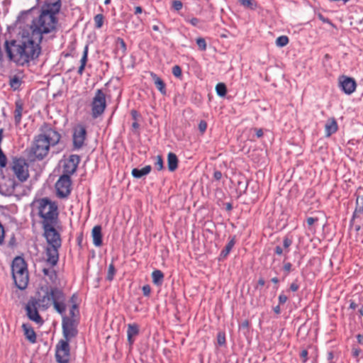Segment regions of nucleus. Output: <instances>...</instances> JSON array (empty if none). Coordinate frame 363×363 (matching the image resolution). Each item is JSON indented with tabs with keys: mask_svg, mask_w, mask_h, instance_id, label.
<instances>
[{
	"mask_svg": "<svg viewBox=\"0 0 363 363\" xmlns=\"http://www.w3.org/2000/svg\"><path fill=\"white\" fill-rule=\"evenodd\" d=\"M30 35L5 42L4 48L8 58L17 65L28 64L38 57L40 53V43L43 35L34 29H30Z\"/></svg>",
	"mask_w": 363,
	"mask_h": 363,
	"instance_id": "nucleus-1",
	"label": "nucleus"
},
{
	"mask_svg": "<svg viewBox=\"0 0 363 363\" xmlns=\"http://www.w3.org/2000/svg\"><path fill=\"white\" fill-rule=\"evenodd\" d=\"M62 7L61 0L46 1L42 7L40 15L33 20L30 28L34 29L43 35L52 31L57 23L56 15Z\"/></svg>",
	"mask_w": 363,
	"mask_h": 363,
	"instance_id": "nucleus-2",
	"label": "nucleus"
},
{
	"mask_svg": "<svg viewBox=\"0 0 363 363\" xmlns=\"http://www.w3.org/2000/svg\"><path fill=\"white\" fill-rule=\"evenodd\" d=\"M39 308L47 310L52 304L60 314L63 315L67 309L66 297L63 291L57 288L41 289L37 299H34Z\"/></svg>",
	"mask_w": 363,
	"mask_h": 363,
	"instance_id": "nucleus-3",
	"label": "nucleus"
},
{
	"mask_svg": "<svg viewBox=\"0 0 363 363\" xmlns=\"http://www.w3.org/2000/svg\"><path fill=\"white\" fill-rule=\"evenodd\" d=\"M42 131L43 133L36 138L32 148L33 153L40 160L43 159L48 155L50 146L57 145L61 138L58 132L47 124H44Z\"/></svg>",
	"mask_w": 363,
	"mask_h": 363,
	"instance_id": "nucleus-4",
	"label": "nucleus"
},
{
	"mask_svg": "<svg viewBox=\"0 0 363 363\" xmlns=\"http://www.w3.org/2000/svg\"><path fill=\"white\" fill-rule=\"evenodd\" d=\"M38 215L42 218L43 227L52 224H59L57 206L48 199L44 198L38 201Z\"/></svg>",
	"mask_w": 363,
	"mask_h": 363,
	"instance_id": "nucleus-5",
	"label": "nucleus"
},
{
	"mask_svg": "<svg viewBox=\"0 0 363 363\" xmlns=\"http://www.w3.org/2000/svg\"><path fill=\"white\" fill-rule=\"evenodd\" d=\"M11 166L13 174L20 182H23L28 179V164L24 158L13 157Z\"/></svg>",
	"mask_w": 363,
	"mask_h": 363,
	"instance_id": "nucleus-6",
	"label": "nucleus"
},
{
	"mask_svg": "<svg viewBox=\"0 0 363 363\" xmlns=\"http://www.w3.org/2000/svg\"><path fill=\"white\" fill-rule=\"evenodd\" d=\"M106 107V95L101 89H97L91 102V116L97 118L102 115Z\"/></svg>",
	"mask_w": 363,
	"mask_h": 363,
	"instance_id": "nucleus-7",
	"label": "nucleus"
},
{
	"mask_svg": "<svg viewBox=\"0 0 363 363\" xmlns=\"http://www.w3.org/2000/svg\"><path fill=\"white\" fill-rule=\"evenodd\" d=\"M43 228L48 246L61 247L62 240L60 234L57 230L60 228V223L45 225Z\"/></svg>",
	"mask_w": 363,
	"mask_h": 363,
	"instance_id": "nucleus-8",
	"label": "nucleus"
},
{
	"mask_svg": "<svg viewBox=\"0 0 363 363\" xmlns=\"http://www.w3.org/2000/svg\"><path fill=\"white\" fill-rule=\"evenodd\" d=\"M78 320L73 319L70 318H67L66 315L62 316V333L65 340H67L68 342L73 337H74L77 335V325H78Z\"/></svg>",
	"mask_w": 363,
	"mask_h": 363,
	"instance_id": "nucleus-9",
	"label": "nucleus"
},
{
	"mask_svg": "<svg viewBox=\"0 0 363 363\" xmlns=\"http://www.w3.org/2000/svg\"><path fill=\"white\" fill-rule=\"evenodd\" d=\"M71 184L70 176L63 174L55 184L57 196L60 198L67 197L71 192Z\"/></svg>",
	"mask_w": 363,
	"mask_h": 363,
	"instance_id": "nucleus-10",
	"label": "nucleus"
},
{
	"mask_svg": "<svg viewBox=\"0 0 363 363\" xmlns=\"http://www.w3.org/2000/svg\"><path fill=\"white\" fill-rule=\"evenodd\" d=\"M70 350L69 342L61 340L56 346L55 358L58 363H69Z\"/></svg>",
	"mask_w": 363,
	"mask_h": 363,
	"instance_id": "nucleus-11",
	"label": "nucleus"
},
{
	"mask_svg": "<svg viewBox=\"0 0 363 363\" xmlns=\"http://www.w3.org/2000/svg\"><path fill=\"white\" fill-rule=\"evenodd\" d=\"M86 130L83 125H78L73 133V146L75 150H79L84 146L86 139Z\"/></svg>",
	"mask_w": 363,
	"mask_h": 363,
	"instance_id": "nucleus-12",
	"label": "nucleus"
},
{
	"mask_svg": "<svg viewBox=\"0 0 363 363\" xmlns=\"http://www.w3.org/2000/svg\"><path fill=\"white\" fill-rule=\"evenodd\" d=\"M80 160L81 159L79 155H70L69 158L65 162L63 165V173L69 176L74 174L77 169Z\"/></svg>",
	"mask_w": 363,
	"mask_h": 363,
	"instance_id": "nucleus-13",
	"label": "nucleus"
},
{
	"mask_svg": "<svg viewBox=\"0 0 363 363\" xmlns=\"http://www.w3.org/2000/svg\"><path fill=\"white\" fill-rule=\"evenodd\" d=\"M38 304H36L35 300H30L28 302L26 310L28 318L37 323H43V319L38 311Z\"/></svg>",
	"mask_w": 363,
	"mask_h": 363,
	"instance_id": "nucleus-14",
	"label": "nucleus"
},
{
	"mask_svg": "<svg viewBox=\"0 0 363 363\" xmlns=\"http://www.w3.org/2000/svg\"><path fill=\"white\" fill-rule=\"evenodd\" d=\"M340 84L343 91L347 94H351L356 89V82L354 79L342 76L340 79Z\"/></svg>",
	"mask_w": 363,
	"mask_h": 363,
	"instance_id": "nucleus-15",
	"label": "nucleus"
},
{
	"mask_svg": "<svg viewBox=\"0 0 363 363\" xmlns=\"http://www.w3.org/2000/svg\"><path fill=\"white\" fill-rule=\"evenodd\" d=\"M60 247L48 246L46 249V262L50 266H55L59 260L58 250Z\"/></svg>",
	"mask_w": 363,
	"mask_h": 363,
	"instance_id": "nucleus-16",
	"label": "nucleus"
},
{
	"mask_svg": "<svg viewBox=\"0 0 363 363\" xmlns=\"http://www.w3.org/2000/svg\"><path fill=\"white\" fill-rule=\"evenodd\" d=\"M11 270L12 274L28 273L26 262L20 257H17L13 259L11 265Z\"/></svg>",
	"mask_w": 363,
	"mask_h": 363,
	"instance_id": "nucleus-17",
	"label": "nucleus"
},
{
	"mask_svg": "<svg viewBox=\"0 0 363 363\" xmlns=\"http://www.w3.org/2000/svg\"><path fill=\"white\" fill-rule=\"evenodd\" d=\"M16 286L20 289L26 288L28 283V273L12 274Z\"/></svg>",
	"mask_w": 363,
	"mask_h": 363,
	"instance_id": "nucleus-18",
	"label": "nucleus"
},
{
	"mask_svg": "<svg viewBox=\"0 0 363 363\" xmlns=\"http://www.w3.org/2000/svg\"><path fill=\"white\" fill-rule=\"evenodd\" d=\"M101 230V225H95L91 230L93 243L96 247H101L103 244Z\"/></svg>",
	"mask_w": 363,
	"mask_h": 363,
	"instance_id": "nucleus-19",
	"label": "nucleus"
},
{
	"mask_svg": "<svg viewBox=\"0 0 363 363\" xmlns=\"http://www.w3.org/2000/svg\"><path fill=\"white\" fill-rule=\"evenodd\" d=\"M23 110V103L21 99L16 101L15 102V111H14V121L16 125H18L21 123L22 113Z\"/></svg>",
	"mask_w": 363,
	"mask_h": 363,
	"instance_id": "nucleus-20",
	"label": "nucleus"
},
{
	"mask_svg": "<svg viewBox=\"0 0 363 363\" xmlns=\"http://www.w3.org/2000/svg\"><path fill=\"white\" fill-rule=\"evenodd\" d=\"M337 123L334 118H329L325 125V136L330 137L337 130Z\"/></svg>",
	"mask_w": 363,
	"mask_h": 363,
	"instance_id": "nucleus-21",
	"label": "nucleus"
},
{
	"mask_svg": "<svg viewBox=\"0 0 363 363\" xmlns=\"http://www.w3.org/2000/svg\"><path fill=\"white\" fill-rule=\"evenodd\" d=\"M150 76L157 89L160 91L162 94L165 95L166 86L163 80L154 72H151Z\"/></svg>",
	"mask_w": 363,
	"mask_h": 363,
	"instance_id": "nucleus-22",
	"label": "nucleus"
},
{
	"mask_svg": "<svg viewBox=\"0 0 363 363\" xmlns=\"http://www.w3.org/2000/svg\"><path fill=\"white\" fill-rule=\"evenodd\" d=\"M178 158L173 152H169L167 155V166L170 172L175 171L178 167Z\"/></svg>",
	"mask_w": 363,
	"mask_h": 363,
	"instance_id": "nucleus-23",
	"label": "nucleus"
},
{
	"mask_svg": "<svg viewBox=\"0 0 363 363\" xmlns=\"http://www.w3.org/2000/svg\"><path fill=\"white\" fill-rule=\"evenodd\" d=\"M139 333V328L136 324H129L128 326L127 336L128 340L130 345L134 342L133 337L136 336Z\"/></svg>",
	"mask_w": 363,
	"mask_h": 363,
	"instance_id": "nucleus-24",
	"label": "nucleus"
},
{
	"mask_svg": "<svg viewBox=\"0 0 363 363\" xmlns=\"http://www.w3.org/2000/svg\"><path fill=\"white\" fill-rule=\"evenodd\" d=\"M23 330H24V335L26 337V339L31 343H35L36 342V334L33 329L26 325L23 324L22 325Z\"/></svg>",
	"mask_w": 363,
	"mask_h": 363,
	"instance_id": "nucleus-25",
	"label": "nucleus"
},
{
	"mask_svg": "<svg viewBox=\"0 0 363 363\" xmlns=\"http://www.w3.org/2000/svg\"><path fill=\"white\" fill-rule=\"evenodd\" d=\"M363 216V196L356 199V207L353 213V218H360Z\"/></svg>",
	"mask_w": 363,
	"mask_h": 363,
	"instance_id": "nucleus-26",
	"label": "nucleus"
},
{
	"mask_svg": "<svg viewBox=\"0 0 363 363\" xmlns=\"http://www.w3.org/2000/svg\"><path fill=\"white\" fill-rule=\"evenodd\" d=\"M151 169L152 167L150 165H147L145 167L142 168L141 169L134 168L132 170V175L133 177L139 179L143 176L148 174L150 172Z\"/></svg>",
	"mask_w": 363,
	"mask_h": 363,
	"instance_id": "nucleus-27",
	"label": "nucleus"
},
{
	"mask_svg": "<svg viewBox=\"0 0 363 363\" xmlns=\"http://www.w3.org/2000/svg\"><path fill=\"white\" fill-rule=\"evenodd\" d=\"M88 51H89V46L88 45H86L85 47H84V52H83V55H82V57L80 60V62H81V65L78 69V74L82 75L84 72V68H85V66H86V62H87V59H88Z\"/></svg>",
	"mask_w": 363,
	"mask_h": 363,
	"instance_id": "nucleus-28",
	"label": "nucleus"
},
{
	"mask_svg": "<svg viewBox=\"0 0 363 363\" xmlns=\"http://www.w3.org/2000/svg\"><path fill=\"white\" fill-rule=\"evenodd\" d=\"M152 282L157 286L162 285L164 279V274L159 269H156L152 273Z\"/></svg>",
	"mask_w": 363,
	"mask_h": 363,
	"instance_id": "nucleus-29",
	"label": "nucleus"
},
{
	"mask_svg": "<svg viewBox=\"0 0 363 363\" xmlns=\"http://www.w3.org/2000/svg\"><path fill=\"white\" fill-rule=\"evenodd\" d=\"M235 243V237L232 238L228 243L225 245V248L221 251L220 256L223 257H227V255L230 253V250L233 247Z\"/></svg>",
	"mask_w": 363,
	"mask_h": 363,
	"instance_id": "nucleus-30",
	"label": "nucleus"
},
{
	"mask_svg": "<svg viewBox=\"0 0 363 363\" xmlns=\"http://www.w3.org/2000/svg\"><path fill=\"white\" fill-rule=\"evenodd\" d=\"M116 49L117 50L118 52H121L123 55L125 54L126 45L125 41L122 38H117L116 42Z\"/></svg>",
	"mask_w": 363,
	"mask_h": 363,
	"instance_id": "nucleus-31",
	"label": "nucleus"
},
{
	"mask_svg": "<svg viewBox=\"0 0 363 363\" xmlns=\"http://www.w3.org/2000/svg\"><path fill=\"white\" fill-rule=\"evenodd\" d=\"M242 6L251 10L256 9L257 5L254 0H239Z\"/></svg>",
	"mask_w": 363,
	"mask_h": 363,
	"instance_id": "nucleus-32",
	"label": "nucleus"
},
{
	"mask_svg": "<svg viewBox=\"0 0 363 363\" xmlns=\"http://www.w3.org/2000/svg\"><path fill=\"white\" fill-rule=\"evenodd\" d=\"M216 91L218 96H225L227 93L225 84L223 83H218L216 86Z\"/></svg>",
	"mask_w": 363,
	"mask_h": 363,
	"instance_id": "nucleus-33",
	"label": "nucleus"
},
{
	"mask_svg": "<svg viewBox=\"0 0 363 363\" xmlns=\"http://www.w3.org/2000/svg\"><path fill=\"white\" fill-rule=\"evenodd\" d=\"M79 309L77 304L74 303L72 308L69 310V316H67V318H74L79 320Z\"/></svg>",
	"mask_w": 363,
	"mask_h": 363,
	"instance_id": "nucleus-34",
	"label": "nucleus"
},
{
	"mask_svg": "<svg viewBox=\"0 0 363 363\" xmlns=\"http://www.w3.org/2000/svg\"><path fill=\"white\" fill-rule=\"evenodd\" d=\"M289 43V38L286 35H281L277 38L276 45L278 47H284Z\"/></svg>",
	"mask_w": 363,
	"mask_h": 363,
	"instance_id": "nucleus-35",
	"label": "nucleus"
},
{
	"mask_svg": "<svg viewBox=\"0 0 363 363\" xmlns=\"http://www.w3.org/2000/svg\"><path fill=\"white\" fill-rule=\"evenodd\" d=\"M104 17L102 14L99 13L94 16V21L95 27L96 28H101L104 24Z\"/></svg>",
	"mask_w": 363,
	"mask_h": 363,
	"instance_id": "nucleus-36",
	"label": "nucleus"
},
{
	"mask_svg": "<svg viewBox=\"0 0 363 363\" xmlns=\"http://www.w3.org/2000/svg\"><path fill=\"white\" fill-rule=\"evenodd\" d=\"M9 84H10L11 87L13 90H16L20 87V86L21 84V82L18 77L14 76L12 79H11Z\"/></svg>",
	"mask_w": 363,
	"mask_h": 363,
	"instance_id": "nucleus-37",
	"label": "nucleus"
},
{
	"mask_svg": "<svg viewBox=\"0 0 363 363\" xmlns=\"http://www.w3.org/2000/svg\"><path fill=\"white\" fill-rule=\"evenodd\" d=\"M115 273H116L115 267H114L113 264L111 263L108 266L106 279L108 281L113 280Z\"/></svg>",
	"mask_w": 363,
	"mask_h": 363,
	"instance_id": "nucleus-38",
	"label": "nucleus"
},
{
	"mask_svg": "<svg viewBox=\"0 0 363 363\" xmlns=\"http://www.w3.org/2000/svg\"><path fill=\"white\" fill-rule=\"evenodd\" d=\"M155 166L158 171H161L164 168L163 165V159L161 155H157L156 157V161L155 162Z\"/></svg>",
	"mask_w": 363,
	"mask_h": 363,
	"instance_id": "nucleus-39",
	"label": "nucleus"
},
{
	"mask_svg": "<svg viewBox=\"0 0 363 363\" xmlns=\"http://www.w3.org/2000/svg\"><path fill=\"white\" fill-rule=\"evenodd\" d=\"M196 44L201 50H206V40L203 38H199L196 39Z\"/></svg>",
	"mask_w": 363,
	"mask_h": 363,
	"instance_id": "nucleus-40",
	"label": "nucleus"
},
{
	"mask_svg": "<svg viewBox=\"0 0 363 363\" xmlns=\"http://www.w3.org/2000/svg\"><path fill=\"white\" fill-rule=\"evenodd\" d=\"M182 69L179 65H174L172 67V74L176 77H180L182 76Z\"/></svg>",
	"mask_w": 363,
	"mask_h": 363,
	"instance_id": "nucleus-41",
	"label": "nucleus"
},
{
	"mask_svg": "<svg viewBox=\"0 0 363 363\" xmlns=\"http://www.w3.org/2000/svg\"><path fill=\"white\" fill-rule=\"evenodd\" d=\"M217 340H218V343L220 345H225V334L223 333H221V332L218 333V335H217Z\"/></svg>",
	"mask_w": 363,
	"mask_h": 363,
	"instance_id": "nucleus-42",
	"label": "nucleus"
},
{
	"mask_svg": "<svg viewBox=\"0 0 363 363\" xmlns=\"http://www.w3.org/2000/svg\"><path fill=\"white\" fill-rule=\"evenodd\" d=\"M182 6H183V4H182V2L181 1H174L172 2V7L174 8V9H175L176 11H179L182 9Z\"/></svg>",
	"mask_w": 363,
	"mask_h": 363,
	"instance_id": "nucleus-43",
	"label": "nucleus"
},
{
	"mask_svg": "<svg viewBox=\"0 0 363 363\" xmlns=\"http://www.w3.org/2000/svg\"><path fill=\"white\" fill-rule=\"evenodd\" d=\"M207 128V123L204 121H201L199 124V129L201 133H204Z\"/></svg>",
	"mask_w": 363,
	"mask_h": 363,
	"instance_id": "nucleus-44",
	"label": "nucleus"
},
{
	"mask_svg": "<svg viewBox=\"0 0 363 363\" xmlns=\"http://www.w3.org/2000/svg\"><path fill=\"white\" fill-rule=\"evenodd\" d=\"M142 290L144 296H148L150 294L151 288L149 285L143 286Z\"/></svg>",
	"mask_w": 363,
	"mask_h": 363,
	"instance_id": "nucleus-45",
	"label": "nucleus"
},
{
	"mask_svg": "<svg viewBox=\"0 0 363 363\" xmlns=\"http://www.w3.org/2000/svg\"><path fill=\"white\" fill-rule=\"evenodd\" d=\"M4 235H5L4 228L3 225H1V223H0V245L3 244V242H4Z\"/></svg>",
	"mask_w": 363,
	"mask_h": 363,
	"instance_id": "nucleus-46",
	"label": "nucleus"
},
{
	"mask_svg": "<svg viewBox=\"0 0 363 363\" xmlns=\"http://www.w3.org/2000/svg\"><path fill=\"white\" fill-rule=\"evenodd\" d=\"M288 298L287 296L284 294L283 293H281L279 296V303L281 304H284L286 302Z\"/></svg>",
	"mask_w": 363,
	"mask_h": 363,
	"instance_id": "nucleus-47",
	"label": "nucleus"
},
{
	"mask_svg": "<svg viewBox=\"0 0 363 363\" xmlns=\"http://www.w3.org/2000/svg\"><path fill=\"white\" fill-rule=\"evenodd\" d=\"M291 264L290 262H286L284 264V269L286 272V275H287L291 270Z\"/></svg>",
	"mask_w": 363,
	"mask_h": 363,
	"instance_id": "nucleus-48",
	"label": "nucleus"
},
{
	"mask_svg": "<svg viewBox=\"0 0 363 363\" xmlns=\"http://www.w3.org/2000/svg\"><path fill=\"white\" fill-rule=\"evenodd\" d=\"M299 289V285L296 283V280L290 285V290L295 292Z\"/></svg>",
	"mask_w": 363,
	"mask_h": 363,
	"instance_id": "nucleus-49",
	"label": "nucleus"
},
{
	"mask_svg": "<svg viewBox=\"0 0 363 363\" xmlns=\"http://www.w3.org/2000/svg\"><path fill=\"white\" fill-rule=\"evenodd\" d=\"M292 243V241L289 238H285L283 241L284 248H288Z\"/></svg>",
	"mask_w": 363,
	"mask_h": 363,
	"instance_id": "nucleus-50",
	"label": "nucleus"
},
{
	"mask_svg": "<svg viewBox=\"0 0 363 363\" xmlns=\"http://www.w3.org/2000/svg\"><path fill=\"white\" fill-rule=\"evenodd\" d=\"M317 220H318V218H315L313 217H309L306 219L307 224L310 226L313 225L314 224V223L316 222Z\"/></svg>",
	"mask_w": 363,
	"mask_h": 363,
	"instance_id": "nucleus-51",
	"label": "nucleus"
},
{
	"mask_svg": "<svg viewBox=\"0 0 363 363\" xmlns=\"http://www.w3.org/2000/svg\"><path fill=\"white\" fill-rule=\"evenodd\" d=\"M256 136L257 138H262L263 136V130L261 128H254Z\"/></svg>",
	"mask_w": 363,
	"mask_h": 363,
	"instance_id": "nucleus-52",
	"label": "nucleus"
},
{
	"mask_svg": "<svg viewBox=\"0 0 363 363\" xmlns=\"http://www.w3.org/2000/svg\"><path fill=\"white\" fill-rule=\"evenodd\" d=\"M222 177V173L220 171H216L214 172L213 173V178L216 179V180H220Z\"/></svg>",
	"mask_w": 363,
	"mask_h": 363,
	"instance_id": "nucleus-53",
	"label": "nucleus"
},
{
	"mask_svg": "<svg viewBox=\"0 0 363 363\" xmlns=\"http://www.w3.org/2000/svg\"><path fill=\"white\" fill-rule=\"evenodd\" d=\"M189 21L194 26H196L198 25V23H199V20L196 18H192Z\"/></svg>",
	"mask_w": 363,
	"mask_h": 363,
	"instance_id": "nucleus-54",
	"label": "nucleus"
},
{
	"mask_svg": "<svg viewBox=\"0 0 363 363\" xmlns=\"http://www.w3.org/2000/svg\"><path fill=\"white\" fill-rule=\"evenodd\" d=\"M361 352V350L359 348L352 349V354L354 357H358Z\"/></svg>",
	"mask_w": 363,
	"mask_h": 363,
	"instance_id": "nucleus-55",
	"label": "nucleus"
},
{
	"mask_svg": "<svg viewBox=\"0 0 363 363\" xmlns=\"http://www.w3.org/2000/svg\"><path fill=\"white\" fill-rule=\"evenodd\" d=\"M275 253L278 255H281L283 253V249L280 246H277L275 247Z\"/></svg>",
	"mask_w": 363,
	"mask_h": 363,
	"instance_id": "nucleus-56",
	"label": "nucleus"
},
{
	"mask_svg": "<svg viewBox=\"0 0 363 363\" xmlns=\"http://www.w3.org/2000/svg\"><path fill=\"white\" fill-rule=\"evenodd\" d=\"M308 355V352L307 350H303L301 352V357L303 359V362H306V357Z\"/></svg>",
	"mask_w": 363,
	"mask_h": 363,
	"instance_id": "nucleus-57",
	"label": "nucleus"
},
{
	"mask_svg": "<svg viewBox=\"0 0 363 363\" xmlns=\"http://www.w3.org/2000/svg\"><path fill=\"white\" fill-rule=\"evenodd\" d=\"M131 116H132L133 118L135 121H137V118H138L139 115H138V113L135 110H132L131 111Z\"/></svg>",
	"mask_w": 363,
	"mask_h": 363,
	"instance_id": "nucleus-58",
	"label": "nucleus"
},
{
	"mask_svg": "<svg viewBox=\"0 0 363 363\" xmlns=\"http://www.w3.org/2000/svg\"><path fill=\"white\" fill-rule=\"evenodd\" d=\"M357 341L359 344H362L363 343V335H360V334H358L357 335Z\"/></svg>",
	"mask_w": 363,
	"mask_h": 363,
	"instance_id": "nucleus-59",
	"label": "nucleus"
},
{
	"mask_svg": "<svg viewBox=\"0 0 363 363\" xmlns=\"http://www.w3.org/2000/svg\"><path fill=\"white\" fill-rule=\"evenodd\" d=\"M143 12V9L140 6H136L135 8V13L138 14Z\"/></svg>",
	"mask_w": 363,
	"mask_h": 363,
	"instance_id": "nucleus-60",
	"label": "nucleus"
},
{
	"mask_svg": "<svg viewBox=\"0 0 363 363\" xmlns=\"http://www.w3.org/2000/svg\"><path fill=\"white\" fill-rule=\"evenodd\" d=\"M132 127H133V128H135V129H137V128H139V124H138V123L137 122V121H135V122H134V123H133V124H132Z\"/></svg>",
	"mask_w": 363,
	"mask_h": 363,
	"instance_id": "nucleus-61",
	"label": "nucleus"
},
{
	"mask_svg": "<svg viewBox=\"0 0 363 363\" xmlns=\"http://www.w3.org/2000/svg\"><path fill=\"white\" fill-rule=\"evenodd\" d=\"M264 283H265V281H264V280L262 278H260L258 280V284L260 285V286H264Z\"/></svg>",
	"mask_w": 363,
	"mask_h": 363,
	"instance_id": "nucleus-62",
	"label": "nucleus"
},
{
	"mask_svg": "<svg viewBox=\"0 0 363 363\" xmlns=\"http://www.w3.org/2000/svg\"><path fill=\"white\" fill-rule=\"evenodd\" d=\"M274 311L277 314H279L280 313V307L279 306H276Z\"/></svg>",
	"mask_w": 363,
	"mask_h": 363,
	"instance_id": "nucleus-63",
	"label": "nucleus"
},
{
	"mask_svg": "<svg viewBox=\"0 0 363 363\" xmlns=\"http://www.w3.org/2000/svg\"><path fill=\"white\" fill-rule=\"evenodd\" d=\"M350 308L355 309L357 308V304L354 302H352L350 305Z\"/></svg>",
	"mask_w": 363,
	"mask_h": 363,
	"instance_id": "nucleus-64",
	"label": "nucleus"
}]
</instances>
